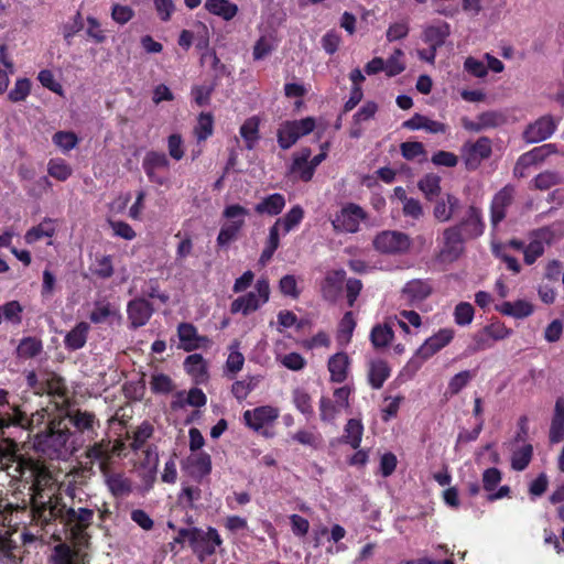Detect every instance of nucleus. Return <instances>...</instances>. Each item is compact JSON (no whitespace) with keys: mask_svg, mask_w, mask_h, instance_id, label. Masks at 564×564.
Returning <instances> with one entry per match:
<instances>
[{"mask_svg":"<svg viewBox=\"0 0 564 564\" xmlns=\"http://www.w3.org/2000/svg\"><path fill=\"white\" fill-rule=\"evenodd\" d=\"M373 246L382 253H403L410 249L411 239L403 232L387 230L376 236Z\"/></svg>","mask_w":564,"mask_h":564,"instance_id":"11","label":"nucleus"},{"mask_svg":"<svg viewBox=\"0 0 564 564\" xmlns=\"http://www.w3.org/2000/svg\"><path fill=\"white\" fill-rule=\"evenodd\" d=\"M69 419L75 429L85 435L88 441H91L97 435L99 421L93 413L76 411Z\"/></svg>","mask_w":564,"mask_h":564,"instance_id":"26","label":"nucleus"},{"mask_svg":"<svg viewBox=\"0 0 564 564\" xmlns=\"http://www.w3.org/2000/svg\"><path fill=\"white\" fill-rule=\"evenodd\" d=\"M143 170H169L170 162L164 153L149 152L142 163Z\"/></svg>","mask_w":564,"mask_h":564,"instance_id":"52","label":"nucleus"},{"mask_svg":"<svg viewBox=\"0 0 564 564\" xmlns=\"http://www.w3.org/2000/svg\"><path fill=\"white\" fill-rule=\"evenodd\" d=\"M437 248L438 262L448 264L457 261L465 251V239L459 234V228L446 227L438 238Z\"/></svg>","mask_w":564,"mask_h":564,"instance_id":"7","label":"nucleus"},{"mask_svg":"<svg viewBox=\"0 0 564 564\" xmlns=\"http://www.w3.org/2000/svg\"><path fill=\"white\" fill-rule=\"evenodd\" d=\"M364 426L359 420L350 419L345 426L344 438L352 448H358L361 443Z\"/></svg>","mask_w":564,"mask_h":564,"instance_id":"46","label":"nucleus"},{"mask_svg":"<svg viewBox=\"0 0 564 564\" xmlns=\"http://www.w3.org/2000/svg\"><path fill=\"white\" fill-rule=\"evenodd\" d=\"M270 284L267 278L257 280L254 291H250L241 296H238L230 304L231 313H240L245 316L258 311L270 299Z\"/></svg>","mask_w":564,"mask_h":564,"instance_id":"5","label":"nucleus"},{"mask_svg":"<svg viewBox=\"0 0 564 564\" xmlns=\"http://www.w3.org/2000/svg\"><path fill=\"white\" fill-rule=\"evenodd\" d=\"M52 477L44 468H37L33 484L32 506L40 517L45 520L59 516L57 502L52 501Z\"/></svg>","mask_w":564,"mask_h":564,"instance_id":"3","label":"nucleus"},{"mask_svg":"<svg viewBox=\"0 0 564 564\" xmlns=\"http://www.w3.org/2000/svg\"><path fill=\"white\" fill-rule=\"evenodd\" d=\"M214 119L210 113H200L194 133L198 141H204L213 134Z\"/></svg>","mask_w":564,"mask_h":564,"instance_id":"51","label":"nucleus"},{"mask_svg":"<svg viewBox=\"0 0 564 564\" xmlns=\"http://www.w3.org/2000/svg\"><path fill=\"white\" fill-rule=\"evenodd\" d=\"M47 174L58 182H65L73 175V167L62 158H53L47 162Z\"/></svg>","mask_w":564,"mask_h":564,"instance_id":"42","label":"nucleus"},{"mask_svg":"<svg viewBox=\"0 0 564 564\" xmlns=\"http://www.w3.org/2000/svg\"><path fill=\"white\" fill-rule=\"evenodd\" d=\"M248 216L249 210L246 207L239 204L227 205L223 212L225 223L218 234L217 245L219 247H227L234 241L243 228Z\"/></svg>","mask_w":564,"mask_h":564,"instance_id":"6","label":"nucleus"},{"mask_svg":"<svg viewBox=\"0 0 564 564\" xmlns=\"http://www.w3.org/2000/svg\"><path fill=\"white\" fill-rule=\"evenodd\" d=\"M285 198L280 193H274L263 197L256 206V213L260 215L276 216L285 207Z\"/></svg>","mask_w":564,"mask_h":564,"instance_id":"31","label":"nucleus"},{"mask_svg":"<svg viewBox=\"0 0 564 564\" xmlns=\"http://www.w3.org/2000/svg\"><path fill=\"white\" fill-rule=\"evenodd\" d=\"M31 91V82L28 78H19L9 93V99L13 102L24 100Z\"/></svg>","mask_w":564,"mask_h":564,"instance_id":"62","label":"nucleus"},{"mask_svg":"<svg viewBox=\"0 0 564 564\" xmlns=\"http://www.w3.org/2000/svg\"><path fill=\"white\" fill-rule=\"evenodd\" d=\"M315 127L316 121L313 117L283 122L278 130L279 145L284 150L290 149L300 138L310 134Z\"/></svg>","mask_w":564,"mask_h":564,"instance_id":"9","label":"nucleus"},{"mask_svg":"<svg viewBox=\"0 0 564 564\" xmlns=\"http://www.w3.org/2000/svg\"><path fill=\"white\" fill-rule=\"evenodd\" d=\"M52 141L63 153H67L77 147L79 139L72 131H58Z\"/></svg>","mask_w":564,"mask_h":564,"instance_id":"49","label":"nucleus"},{"mask_svg":"<svg viewBox=\"0 0 564 564\" xmlns=\"http://www.w3.org/2000/svg\"><path fill=\"white\" fill-rule=\"evenodd\" d=\"M474 307L467 302H462L454 310V321L459 326L469 325L474 319Z\"/></svg>","mask_w":564,"mask_h":564,"instance_id":"60","label":"nucleus"},{"mask_svg":"<svg viewBox=\"0 0 564 564\" xmlns=\"http://www.w3.org/2000/svg\"><path fill=\"white\" fill-rule=\"evenodd\" d=\"M391 369L387 361L382 359H373L369 361L368 377L372 388L379 389L390 377Z\"/></svg>","mask_w":564,"mask_h":564,"instance_id":"32","label":"nucleus"},{"mask_svg":"<svg viewBox=\"0 0 564 564\" xmlns=\"http://www.w3.org/2000/svg\"><path fill=\"white\" fill-rule=\"evenodd\" d=\"M453 227L459 228V234L466 239H475L480 237L485 230L481 210L476 206H469L462 220Z\"/></svg>","mask_w":564,"mask_h":564,"instance_id":"16","label":"nucleus"},{"mask_svg":"<svg viewBox=\"0 0 564 564\" xmlns=\"http://www.w3.org/2000/svg\"><path fill=\"white\" fill-rule=\"evenodd\" d=\"M56 232V220L45 217L39 225L31 227L24 234V241L33 245L43 238H52Z\"/></svg>","mask_w":564,"mask_h":564,"instance_id":"29","label":"nucleus"},{"mask_svg":"<svg viewBox=\"0 0 564 564\" xmlns=\"http://www.w3.org/2000/svg\"><path fill=\"white\" fill-rule=\"evenodd\" d=\"M279 415L280 411L278 408L272 405H261L252 410L245 411L242 417L245 424L249 429L258 432L262 427L273 424Z\"/></svg>","mask_w":564,"mask_h":564,"instance_id":"14","label":"nucleus"},{"mask_svg":"<svg viewBox=\"0 0 564 564\" xmlns=\"http://www.w3.org/2000/svg\"><path fill=\"white\" fill-rule=\"evenodd\" d=\"M35 447L50 458L66 459L78 448V445L72 440L67 429L52 427L48 433L37 436Z\"/></svg>","mask_w":564,"mask_h":564,"instance_id":"2","label":"nucleus"},{"mask_svg":"<svg viewBox=\"0 0 564 564\" xmlns=\"http://www.w3.org/2000/svg\"><path fill=\"white\" fill-rule=\"evenodd\" d=\"M293 403L295 408L303 413L304 415L312 416L314 411L312 406V398L311 395L301 388H297L293 391Z\"/></svg>","mask_w":564,"mask_h":564,"instance_id":"53","label":"nucleus"},{"mask_svg":"<svg viewBox=\"0 0 564 564\" xmlns=\"http://www.w3.org/2000/svg\"><path fill=\"white\" fill-rule=\"evenodd\" d=\"M401 154L406 160H415L419 158H425L426 151L422 142L409 141L403 142L400 145Z\"/></svg>","mask_w":564,"mask_h":564,"instance_id":"61","label":"nucleus"},{"mask_svg":"<svg viewBox=\"0 0 564 564\" xmlns=\"http://www.w3.org/2000/svg\"><path fill=\"white\" fill-rule=\"evenodd\" d=\"M350 389L345 386L334 390L332 397H322L319 400V416L324 422H334L335 419L349 405Z\"/></svg>","mask_w":564,"mask_h":564,"instance_id":"10","label":"nucleus"},{"mask_svg":"<svg viewBox=\"0 0 564 564\" xmlns=\"http://www.w3.org/2000/svg\"><path fill=\"white\" fill-rule=\"evenodd\" d=\"M455 330L453 328H441L437 333L425 339V341L416 350V356L426 360L446 347L454 338Z\"/></svg>","mask_w":564,"mask_h":564,"instance_id":"15","label":"nucleus"},{"mask_svg":"<svg viewBox=\"0 0 564 564\" xmlns=\"http://www.w3.org/2000/svg\"><path fill=\"white\" fill-rule=\"evenodd\" d=\"M184 368L197 381H204L207 378V362L202 355L187 356L184 360Z\"/></svg>","mask_w":564,"mask_h":564,"instance_id":"40","label":"nucleus"},{"mask_svg":"<svg viewBox=\"0 0 564 564\" xmlns=\"http://www.w3.org/2000/svg\"><path fill=\"white\" fill-rule=\"evenodd\" d=\"M557 122L551 116H544L531 123L524 131V139L530 143H538L550 138Z\"/></svg>","mask_w":564,"mask_h":564,"instance_id":"19","label":"nucleus"},{"mask_svg":"<svg viewBox=\"0 0 564 564\" xmlns=\"http://www.w3.org/2000/svg\"><path fill=\"white\" fill-rule=\"evenodd\" d=\"M106 478V484L115 496H124L131 491L130 480L122 474H111L109 469L102 473Z\"/></svg>","mask_w":564,"mask_h":564,"instance_id":"41","label":"nucleus"},{"mask_svg":"<svg viewBox=\"0 0 564 564\" xmlns=\"http://www.w3.org/2000/svg\"><path fill=\"white\" fill-rule=\"evenodd\" d=\"M460 208L457 196L446 193L434 200L433 217L438 223H448Z\"/></svg>","mask_w":564,"mask_h":564,"instance_id":"18","label":"nucleus"},{"mask_svg":"<svg viewBox=\"0 0 564 564\" xmlns=\"http://www.w3.org/2000/svg\"><path fill=\"white\" fill-rule=\"evenodd\" d=\"M403 55L402 50L397 48L387 62H384V72L388 76H395L405 69V65L402 61Z\"/></svg>","mask_w":564,"mask_h":564,"instance_id":"59","label":"nucleus"},{"mask_svg":"<svg viewBox=\"0 0 564 564\" xmlns=\"http://www.w3.org/2000/svg\"><path fill=\"white\" fill-rule=\"evenodd\" d=\"M449 34V25L445 22L430 25L423 31V41L434 48L441 47Z\"/></svg>","mask_w":564,"mask_h":564,"instance_id":"38","label":"nucleus"},{"mask_svg":"<svg viewBox=\"0 0 564 564\" xmlns=\"http://www.w3.org/2000/svg\"><path fill=\"white\" fill-rule=\"evenodd\" d=\"M89 325L86 322L78 323L72 330L65 336V346L68 349L77 350L86 344L87 335L89 332Z\"/></svg>","mask_w":564,"mask_h":564,"instance_id":"39","label":"nucleus"},{"mask_svg":"<svg viewBox=\"0 0 564 564\" xmlns=\"http://www.w3.org/2000/svg\"><path fill=\"white\" fill-rule=\"evenodd\" d=\"M497 310L507 316L525 318L533 313V305L529 301L517 300L514 302H503L497 306Z\"/></svg>","mask_w":564,"mask_h":564,"instance_id":"35","label":"nucleus"},{"mask_svg":"<svg viewBox=\"0 0 564 564\" xmlns=\"http://www.w3.org/2000/svg\"><path fill=\"white\" fill-rule=\"evenodd\" d=\"M134 10L127 4L115 3L111 6L110 17L119 25H124L134 18Z\"/></svg>","mask_w":564,"mask_h":564,"instance_id":"56","label":"nucleus"},{"mask_svg":"<svg viewBox=\"0 0 564 564\" xmlns=\"http://www.w3.org/2000/svg\"><path fill=\"white\" fill-rule=\"evenodd\" d=\"M349 358L345 352H337L328 360L330 379L335 382H343L347 378Z\"/></svg>","mask_w":564,"mask_h":564,"instance_id":"36","label":"nucleus"},{"mask_svg":"<svg viewBox=\"0 0 564 564\" xmlns=\"http://www.w3.org/2000/svg\"><path fill=\"white\" fill-rule=\"evenodd\" d=\"M512 198L513 189L508 186L495 195L491 202V223L494 226H497L506 217V209L511 204Z\"/></svg>","mask_w":564,"mask_h":564,"instance_id":"28","label":"nucleus"},{"mask_svg":"<svg viewBox=\"0 0 564 564\" xmlns=\"http://www.w3.org/2000/svg\"><path fill=\"white\" fill-rule=\"evenodd\" d=\"M93 273L101 279H108L113 274L112 259L110 256H101L96 259Z\"/></svg>","mask_w":564,"mask_h":564,"instance_id":"64","label":"nucleus"},{"mask_svg":"<svg viewBox=\"0 0 564 564\" xmlns=\"http://www.w3.org/2000/svg\"><path fill=\"white\" fill-rule=\"evenodd\" d=\"M275 359L283 367H285L292 371H300L306 365V360L304 359V357L297 352H290V354H284V355L276 354Z\"/></svg>","mask_w":564,"mask_h":564,"instance_id":"55","label":"nucleus"},{"mask_svg":"<svg viewBox=\"0 0 564 564\" xmlns=\"http://www.w3.org/2000/svg\"><path fill=\"white\" fill-rule=\"evenodd\" d=\"M204 8L208 13L224 21H231L239 11L238 6L230 0H205Z\"/></svg>","mask_w":564,"mask_h":564,"instance_id":"30","label":"nucleus"},{"mask_svg":"<svg viewBox=\"0 0 564 564\" xmlns=\"http://www.w3.org/2000/svg\"><path fill=\"white\" fill-rule=\"evenodd\" d=\"M552 239L553 232L549 228L534 231L529 245L524 248V262L529 265L533 264L544 253L545 246H549Z\"/></svg>","mask_w":564,"mask_h":564,"instance_id":"17","label":"nucleus"},{"mask_svg":"<svg viewBox=\"0 0 564 564\" xmlns=\"http://www.w3.org/2000/svg\"><path fill=\"white\" fill-rule=\"evenodd\" d=\"M178 348L184 351L208 349L212 340L207 336L198 334L197 328L191 323H181L177 326Z\"/></svg>","mask_w":564,"mask_h":564,"instance_id":"12","label":"nucleus"},{"mask_svg":"<svg viewBox=\"0 0 564 564\" xmlns=\"http://www.w3.org/2000/svg\"><path fill=\"white\" fill-rule=\"evenodd\" d=\"M417 186L427 200H434L441 194V177L433 173L426 174L419 181Z\"/></svg>","mask_w":564,"mask_h":564,"instance_id":"44","label":"nucleus"},{"mask_svg":"<svg viewBox=\"0 0 564 564\" xmlns=\"http://www.w3.org/2000/svg\"><path fill=\"white\" fill-rule=\"evenodd\" d=\"M356 322L351 312H347L338 325L337 340L340 345H347L352 336Z\"/></svg>","mask_w":564,"mask_h":564,"instance_id":"48","label":"nucleus"},{"mask_svg":"<svg viewBox=\"0 0 564 564\" xmlns=\"http://www.w3.org/2000/svg\"><path fill=\"white\" fill-rule=\"evenodd\" d=\"M393 338V330L388 325H377L370 334L371 343L375 347H386Z\"/></svg>","mask_w":564,"mask_h":564,"instance_id":"50","label":"nucleus"},{"mask_svg":"<svg viewBox=\"0 0 564 564\" xmlns=\"http://www.w3.org/2000/svg\"><path fill=\"white\" fill-rule=\"evenodd\" d=\"M276 42L273 35H261L253 45L252 56L254 61H262L275 48Z\"/></svg>","mask_w":564,"mask_h":564,"instance_id":"45","label":"nucleus"},{"mask_svg":"<svg viewBox=\"0 0 564 564\" xmlns=\"http://www.w3.org/2000/svg\"><path fill=\"white\" fill-rule=\"evenodd\" d=\"M86 456L91 463L98 462L100 470L106 473L110 460V442L101 441L99 443H95L87 449Z\"/></svg>","mask_w":564,"mask_h":564,"instance_id":"37","label":"nucleus"},{"mask_svg":"<svg viewBox=\"0 0 564 564\" xmlns=\"http://www.w3.org/2000/svg\"><path fill=\"white\" fill-rule=\"evenodd\" d=\"M108 225L115 237L131 241L137 237L134 229L126 221L108 219Z\"/></svg>","mask_w":564,"mask_h":564,"instance_id":"57","label":"nucleus"},{"mask_svg":"<svg viewBox=\"0 0 564 564\" xmlns=\"http://www.w3.org/2000/svg\"><path fill=\"white\" fill-rule=\"evenodd\" d=\"M564 437V398H557L550 426V441L558 443Z\"/></svg>","mask_w":564,"mask_h":564,"instance_id":"33","label":"nucleus"},{"mask_svg":"<svg viewBox=\"0 0 564 564\" xmlns=\"http://www.w3.org/2000/svg\"><path fill=\"white\" fill-rule=\"evenodd\" d=\"M245 365V357L240 352V343L234 340L229 346V355L226 360L225 371L231 376L237 375L241 371Z\"/></svg>","mask_w":564,"mask_h":564,"instance_id":"43","label":"nucleus"},{"mask_svg":"<svg viewBox=\"0 0 564 564\" xmlns=\"http://www.w3.org/2000/svg\"><path fill=\"white\" fill-rule=\"evenodd\" d=\"M260 119L257 116L250 117L241 124L239 129L240 137L242 138L246 148L252 150L256 148L260 140Z\"/></svg>","mask_w":564,"mask_h":564,"instance_id":"34","label":"nucleus"},{"mask_svg":"<svg viewBox=\"0 0 564 564\" xmlns=\"http://www.w3.org/2000/svg\"><path fill=\"white\" fill-rule=\"evenodd\" d=\"M533 454L532 445L523 444L513 451L511 466L516 470H523L529 465Z\"/></svg>","mask_w":564,"mask_h":564,"instance_id":"47","label":"nucleus"},{"mask_svg":"<svg viewBox=\"0 0 564 564\" xmlns=\"http://www.w3.org/2000/svg\"><path fill=\"white\" fill-rule=\"evenodd\" d=\"M432 293V285L426 280L414 279L405 283L402 289V297L410 304L424 301Z\"/></svg>","mask_w":564,"mask_h":564,"instance_id":"24","label":"nucleus"},{"mask_svg":"<svg viewBox=\"0 0 564 564\" xmlns=\"http://www.w3.org/2000/svg\"><path fill=\"white\" fill-rule=\"evenodd\" d=\"M127 313L131 326L137 328L148 323L152 315V307L148 301L135 299L128 303Z\"/></svg>","mask_w":564,"mask_h":564,"instance_id":"25","label":"nucleus"},{"mask_svg":"<svg viewBox=\"0 0 564 564\" xmlns=\"http://www.w3.org/2000/svg\"><path fill=\"white\" fill-rule=\"evenodd\" d=\"M311 155L312 153L308 148H303L295 152L292 158L290 174L303 182L311 181L314 176L312 167L308 164Z\"/></svg>","mask_w":564,"mask_h":564,"instance_id":"23","label":"nucleus"},{"mask_svg":"<svg viewBox=\"0 0 564 564\" xmlns=\"http://www.w3.org/2000/svg\"><path fill=\"white\" fill-rule=\"evenodd\" d=\"M121 318L120 310L107 300L96 301L89 314V319L94 324H120Z\"/></svg>","mask_w":564,"mask_h":564,"instance_id":"20","label":"nucleus"},{"mask_svg":"<svg viewBox=\"0 0 564 564\" xmlns=\"http://www.w3.org/2000/svg\"><path fill=\"white\" fill-rule=\"evenodd\" d=\"M42 344L39 339L33 337L24 338L18 346V354L24 358H31L40 354Z\"/></svg>","mask_w":564,"mask_h":564,"instance_id":"63","label":"nucleus"},{"mask_svg":"<svg viewBox=\"0 0 564 564\" xmlns=\"http://www.w3.org/2000/svg\"><path fill=\"white\" fill-rule=\"evenodd\" d=\"M366 212L357 204H345L330 219L332 226L337 234H356L360 225L366 220Z\"/></svg>","mask_w":564,"mask_h":564,"instance_id":"8","label":"nucleus"},{"mask_svg":"<svg viewBox=\"0 0 564 564\" xmlns=\"http://www.w3.org/2000/svg\"><path fill=\"white\" fill-rule=\"evenodd\" d=\"M512 335V329L501 322H494L475 334V349L484 350L491 347L492 341L503 340Z\"/></svg>","mask_w":564,"mask_h":564,"instance_id":"13","label":"nucleus"},{"mask_svg":"<svg viewBox=\"0 0 564 564\" xmlns=\"http://www.w3.org/2000/svg\"><path fill=\"white\" fill-rule=\"evenodd\" d=\"M304 218V209L300 205L293 206L283 217H280L269 228V232H275L278 238L294 230Z\"/></svg>","mask_w":564,"mask_h":564,"instance_id":"22","label":"nucleus"},{"mask_svg":"<svg viewBox=\"0 0 564 564\" xmlns=\"http://www.w3.org/2000/svg\"><path fill=\"white\" fill-rule=\"evenodd\" d=\"M86 22H87V29H86L87 36L97 44L104 43L107 40V34H106V30H104L99 20L93 15H88L86 18Z\"/></svg>","mask_w":564,"mask_h":564,"instance_id":"54","label":"nucleus"},{"mask_svg":"<svg viewBox=\"0 0 564 564\" xmlns=\"http://www.w3.org/2000/svg\"><path fill=\"white\" fill-rule=\"evenodd\" d=\"M259 378L250 377L243 380L236 381L232 384L231 391L238 400H245L248 394L258 386Z\"/></svg>","mask_w":564,"mask_h":564,"instance_id":"58","label":"nucleus"},{"mask_svg":"<svg viewBox=\"0 0 564 564\" xmlns=\"http://www.w3.org/2000/svg\"><path fill=\"white\" fill-rule=\"evenodd\" d=\"M182 540L189 542L191 547L200 561L213 555L216 549L223 544L220 534L213 527H208L206 530L198 528L181 529L176 542Z\"/></svg>","mask_w":564,"mask_h":564,"instance_id":"4","label":"nucleus"},{"mask_svg":"<svg viewBox=\"0 0 564 564\" xmlns=\"http://www.w3.org/2000/svg\"><path fill=\"white\" fill-rule=\"evenodd\" d=\"M183 469L194 479L200 480L212 470L210 456L205 453H191L183 463Z\"/></svg>","mask_w":564,"mask_h":564,"instance_id":"21","label":"nucleus"},{"mask_svg":"<svg viewBox=\"0 0 564 564\" xmlns=\"http://www.w3.org/2000/svg\"><path fill=\"white\" fill-rule=\"evenodd\" d=\"M346 272L343 269L327 271L325 279L321 284L323 296L327 300H334L341 291Z\"/></svg>","mask_w":564,"mask_h":564,"instance_id":"27","label":"nucleus"},{"mask_svg":"<svg viewBox=\"0 0 564 564\" xmlns=\"http://www.w3.org/2000/svg\"><path fill=\"white\" fill-rule=\"evenodd\" d=\"M63 517L69 528V535L74 547L67 543L56 544L50 555V564H89L88 554L85 552L89 542V535L86 530L93 522L94 510L69 508Z\"/></svg>","mask_w":564,"mask_h":564,"instance_id":"1","label":"nucleus"}]
</instances>
